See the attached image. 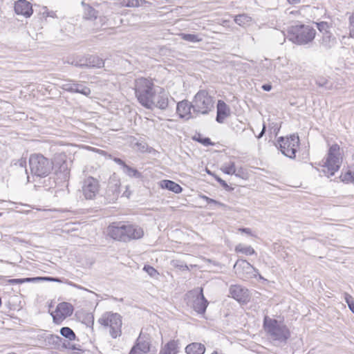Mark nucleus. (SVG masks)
Wrapping results in <instances>:
<instances>
[{
  "label": "nucleus",
  "instance_id": "nucleus-40",
  "mask_svg": "<svg viewBox=\"0 0 354 354\" xmlns=\"http://www.w3.org/2000/svg\"><path fill=\"white\" fill-rule=\"evenodd\" d=\"M201 198L205 200L208 204H214L218 207H225V205L219 201L209 198L207 196L203 195Z\"/></svg>",
  "mask_w": 354,
  "mask_h": 354
},
{
  "label": "nucleus",
  "instance_id": "nucleus-28",
  "mask_svg": "<svg viewBox=\"0 0 354 354\" xmlns=\"http://www.w3.org/2000/svg\"><path fill=\"white\" fill-rule=\"evenodd\" d=\"M235 251L245 255H252L255 254L254 250L251 246H245L241 243H239L236 246Z\"/></svg>",
  "mask_w": 354,
  "mask_h": 354
},
{
  "label": "nucleus",
  "instance_id": "nucleus-17",
  "mask_svg": "<svg viewBox=\"0 0 354 354\" xmlns=\"http://www.w3.org/2000/svg\"><path fill=\"white\" fill-rule=\"evenodd\" d=\"M15 11L17 15L30 17L32 14V5L26 0H18L15 3Z\"/></svg>",
  "mask_w": 354,
  "mask_h": 354
},
{
  "label": "nucleus",
  "instance_id": "nucleus-20",
  "mask_svg": "<svg viewBox=\"0 0 354 354\" xmlns=\"http://www.w3.org/2000/svg\"><path fill=\"white\" fill-rule=\"evenodd\" d=\"M85 67L89 68H102L104 66V62L102 59L95 55H91L84 59Z\"/></svg>",
  "mask_w": 354,
  "mask_h": 354
},
{
  "label": "nucleus",
  "instance_id": "nucleus-6",
  "mask_svg": "<svg viewBox=\"0 0 354 354\" xmlns=\"http://www.w3.org/2000/svg\"><path fill=\"white\" fill-rule=\"evenodd\" d=\"M29 165L32 174L39 177H46L53 170L52 161L40 153L32 154Z\"/></svg>",
  "mask_w": 354,
  "mask_h": 354
},
{
  "label": "nucleus",
  "instance_id": "nucleus-24",
  "mask_svg": "<svg viewBox=\"0 0 354 354\" xmlns=\"http://www.w3.org/2000/svg\"><path fill=\"white\" fill-rule=\"evenodd\" d=\"M337 43L336 38L330 32H324L322 37V45L326 48H331Z\"/></svg>",
  "mask_w": 354,
  "mask_h": 354
},
{
  "label": "nucleus",
  "instance_id": "nucleus-46",
  "mask_svg": "<svg viewBox=\"0 0 354 354\" xmlns=\"http://www.w3.org/2000/svg\"><path fill=\"white\" fill-rule=\"evenodd\" d=\"M144 270L150 275V276H154L157 271L156 269H154L153 267L150 266H145L144 268Z\"/></svg>",
  "mask_w": 354,
  "mask_h": 354
},
{
  "label": "nucleus",
  "instance_id": "nucleus-52",
  "mask_svg": "<svg viewBox=\"0 0 354 354\" xmlns=\"http://www.w3.org/2000/svg\"><path fill=\"white\" fill-rule=\"evenodd\" d=\"M19 165L21 167H26V161L24 159H21L18 161Z\"/></svg>",
  "mask_w": 354,
  "mask_h": 354
},
{
  "label": "nucleus",
  "instance_id": "nucleus-51",
  "mask_svg": "<svg viewBox=\"0 0 354 354\" xmlns=\"http://www.w3.org/2000/svg\"><path fill=\"white\" fill-rule=\"evenodd\" d=\"M239 231H241L242 232H244L245 234H248L249 235H252V231H251V230L250 228H240Z\"/></svg>",
  "mask_w": 354,
  "mask_h": 354
},
{
  "label": "nucleus",
  "instance_id": "nucleus-31",
  "mask_svg": "<svg viewBox=\"0 0 354 354\" xmlns=\"http://www.w3.org/2000/svg\"><path fill=\"white\" fill-rule=\"evenodd\" d=\"M315 82L319 87H324L326 90H330L333 88L332 84H330L328 80L324 77H318Z\"/></svg>",
  "mask_w": 354,
  "mask_h": 354
},
{
  "label": "nucleus",
  "instance_id": "nucleus-41",
  "mask_svg": "<svg viewBox=\"0 0 354 354\" xmlns=\"http://www.w3.org/2000/svg\"><path fill=\"white\" fill-rule=\"evenodd\" d=\"M349 34L352 38H354V12L349 17Z\"/></svg>",
  "mask_w": 354,
  "mask_h": 354
},
{
  "label": "nucleus",
  "instance_id": "nucleus-47",
  "mask_svg": "<svg viewBox=\"0 0 354 354\" xmlns=\"http://www.w3.org/2000/svg\"><path fill=\"white\" fill-rule=\"evenodd\" d=\"M198 140V142H200L201 143H202L203 145H204L205 146L212 145L211 140L209 138H202V139H200Z\"/></svg>",
  "mask_w": 354,
  "mask_h": 354
},
{
  "label": "nucleus",
  "instance_id": "nucleus-25",
  "mask_svg": "<svg viewBox=\"0 0 354 354\" xmlns=\"http://www.w3.org/2000/svg\"><path fill=\"white\" fill-rule=\"evenodd\" d=\"M58 311L61 312L66 317H70L73 313V306L67 302H62L57 306Z\"/></svg>",
  "mask_w": 354,
  "mask_h": 354
},
{
  "label": "nucleus",
  "instance_id": "nucleus-48",
  "mask_svg": "<svg viewBox=\"0 0 354 354\" xmlns=\"http://www.w3.org/2000/svg\"><path fill=\"white\" fill-rule=\"evenodd\" d=\"M345 300H346V302L347 303L348 307H349V304H354L353 297L348 294L345 295Z\"/></svg>",
  "mask_w": 354,
  "mask_h": 354
},
{
  "label": "nucleus",
  "instance_id": "nucleus-11",
  "mask_svg": "<svg viewBox=\"0 0 354 354\" xmlns=\"http://www.w3.org/2000/svg\"><path fill=\"white\" fill-rule=\"evenodd\" d=\"M100 185L97 179L88 177L82 181V192L87 200L93 199L99 192Z\"/></svg>",
  "mask_w": 354,
  "mask_h": 354
},
{
  "label": "nucleus",
  "instance_id": "nucleus-2",
  "mask_svg": "<svg viewBox=\"0 0 354 354\" xmlns=\"http://www.w3.org/2000/svg\"><path fill=\"white\" fill-rule=\"evenodd\" d=\"M316 30L309 25L296 24L291 26L287 30V37L297 45H306L313 41Z\"/></svg>",
  "mask_w": 354,
  "mask_h": 354
},
{
  "label": "nucleus",
  "instance_id": "nucleus-38",
  "mask_svg": "<svg viewBox=\"0 0 354 354\" xmlns=\"http://www.w3.org/2000/svg\"><path fill=\"white\" fill-rule=\"evenodd\" d=\"M342 180L346 182L354 181V170H348L344 175L341 176Z\"/></svg>",
  "mask_w": 354,
  "mask_h": 354
},
{
  "label": "nucleus",
  "instance_id": "nucleus-19",
  "mask_svg": "<svg viewBox=\"0 0 354 354\" xmlns=\"http://www.w3.org/2000/svg\"><path fill=\"white\" fill-rule=\"evenodd\" d=\"M230 115V109L227 104L218 100L217 103V115L216 120L218 123H223L224 120Z\"/></svg>",
  "mask_w": 354,
  "mask_h": 354
},
{
  "label": "nucleus",
  "instance_id": "nucleus-44",
  "mask_svg": "<svg viewBox=\"0 0 354 354\" xmlns=\"http://www.w3.org/2000/svg\"><path fill=\"white\" fill-rule=\"evenodd\" d=\"M47 339L50 344H59L61 342V338L57 335H50Z\"/></svg>",
  "mask_w": 354,
  "mask_h": 354
},
{
  "label": "nucleus",
  "instance_id": "nucleus-53",
  "mask_svg": "<svg viewBox=\"0 0 354 354\" xmlns=\"http://www.w3.org/2000/svg\"><path fill=\"white\" fill-rule=\"evenodd\" d=\"M265 131H266V125L263 124V129H262L261 133H259V135L258 136V138H261L263 136V134L265 133Z\"/></svg>",
  "mask_w": 354,
  "mask_h": 354
},
{
  "label": "nucleus",
  "instance_id": "nucleus-27",
  "mask_svg": "<svg viewBox=\"0 0 354 354\" xmlns=\"http://www.w3.org/2000/svg\"><path fill=\"white\" fill-rule=\"evenodd\" d=\"M53 162V169L58 168L60 165L68 163L66 162V156L64 153H58L55 156Z\"/></svg>",
  "mask_w": 354,
  "mask_h": 354
},
{
  "label": "nucleus",
  "instance_id": "nucleus-22",
  "mask_svg": "<svg viewBox=\"0 0 354 354\" xmlns=\"http://www.w3.org/2000/svg\"><path fill=\"white\" fill-rule=\"evenodd\" d=\"M178 342L171 340L162 347L160 351V354H177L178 352Z\"/></svg>",
  "mask_w": 354,
  "mask_h": 354
},
{
  "label": "nucleus",
  "instance_id": "nucleus-5",
  "mask_svg": "<svg viewBox=\"0 0 354 354\" xmlns=\"http://www.w3.org/2000/svg\"><path fill=\"white\" fill-rule=\"evenodd\" d=\"M134 90L136 97L144 107L150 104L151 97L156 91L151 80L145 77L137 79L135 81Z\"/></svg>",
  "mask_w": 354,
  "mask_h": 354
},
{
  "label": "nucleus",
  "instance_id": "nucleus-15",
  "mask_svg": "<svg viewBox=\"0 0 354 354\" xmlns=\"http://www.w3.org/2000/svg\"><path fill=\"white\" fill-rule=\"evenodd\" d=\"M192 110V101L190 102L187 100H182L177 104L176 113L179 115L180 118L189 120L190 118H196L193 113Z\"/></svg>",
  "mask_w": 354,
  "mask_h": 354
},
{
  "label": "nucleus",
  "instance_id": "nucleus-26",
  "mask_svg": "<svg viewBox=\"0 0 354 354\" xmlns=\"http://www.w3.org/2000/svg\"><path fill=\"white\" fill-rule=\"evenodd\" d=\"M55 169L57 175H59L62 180H66L69 178L70 169L68 163L60 165L58 168Z\"/></svg>",
  "mask_w": 354,
  "mask_h": 354
},
{
  "label": "nucleus",
  "instance_id": "nucleus-50",
  "mask_svg": "<svg viewBox=\"0 0 354 354\" xmlns=\"http://www.w3.org/2000/svg\"><path fill=\"white\" fill-rule=\"evenodd\" d=\"M262 89L266 91H270L272 89V86L269 84H263L261 86Z\"/></svg>",
  "mask_w": 354,
  "mask_h": 354
},
{
  "label": "nucleus",
  "instance_id": "nucleus-29",
  "mask_svg": "<svg viewBox=\"0 0 354 354\" xmlns=\"http://www.w3.org/2000/svg\"><path fill=\"white\" fill-rule=\"evenodd\" d=\"M60 334L70 341L75 340L76 338L75 333L69 327H62L60 329Z\"/></svg>",
  "mask_w": 354,
  "mask_h": 354
},
{
  "label": "nucleus",
  "instance_id": "nucleus-43",
  "mask_svg": "<svg viewBox=\"0 0 354 354\" xmlns=\"http://www.w3.org/2000/svg\"><path fill=\"white\" fill-rule=\"evenodd\" d=\"M135 146L136 147V149L140 152H145L148 147L147 143L144 142H137Z\"/></svg>",
  "mask_w": 354,
  "mask_h": 354
},
{
  "label": "nucleus",
  "instance_id": "nucleus-54",
  "mask_svg": "<svg viewBox=\"0 0 354 354\" xmlns=\"http://www.w3.org/2000/svg\"><path fill=\"white\" fill-rule=\"evenodd\" d=\"M290 4H297L300 2V0H287Z\"/></svg>",
  "mask_w": 354,
  "mask_h": 354
},
{
  "label": "nucleus",
  "instance_id": "nucleus-34",
  "mask_svg": "<svg viewBox=\"0 0 354 354\" xmlns=\"http://www.w3.org/2000/svg\"><path fill=\"white\" fill-rule=\"evenodd\" d=\"M221 170L227 174L232 175L235 174L239 176V174L236 173L235 164L234 162H230L228 165L223 166Z\"/></svg>",
  "mask_w": 354,
  "mask_h": 354
},
{
  "label": "nucleus",
  "instance_id": "nucleus-32",
  "mask_svg": "<svg viewBox=\"0 0 354 354\" xmlns=\"http://www.w3.org/2000/svg\"><path fill=\"white\" fill-rule=\"evenodd\" d=\"M123 171L130 177L135 178H140L142 176L141 173L139 172L137 169L129 167V165H125L123 168Z\"/></svg>",
  "mask_w": 354,
  "mask_h": 354
},
{
  "label": "nucleus",
  "instance_id": "nucleus-30",
  "mask_svg": "<svg viewBox=\"0 0 354 354\" xmlns=\"http://www.w3.org/2000/svg\"><path fill=\"white\" fill-rule=\"evenodd\" d=\"M180 37L185 41L196 43L202 41V38L200 37L198 35L195 34H186L181 33L180 34Z\"/></svg>",
  "mask_w": 354,
  "mask_h": 354
},
{
  "label": "nucleus",
  "instance_id": "nucleus-18",
  "mask_svg": "<svg viewBox=\"0 0 354 354\" xmlns=\"http://www.w3.org/2000/svg\"><path fill=\"white\" fill-rule=\"evenodd\" d=\"M57 281L59 282L60 279L58 278H53L50 277H28V278H24V279H8V283L9 284H21L27 282H40V281Z\"/></svg>",
  "mask_w": 354,
  "mask_h": 354
},
{
  "label": "nucleus",
  "instance_id": "nucleus-12",
  "mask_svg": "<svg viewBox=\"0 0 354 354\" xmlns=\"http://www.w3.org/2000/svg\"><path fill=\"white\" fill-rule=\"evenodd\" d=\"M149 104L145 108L149 109L158 108L161 110H165L169 105L168 94L162 88L158 93L155 91L152 97H151Z\"/></svg>",
  "mask_w": 354,
  "mask_h": 354
},
{
  "label": "nucleus",
  "instance_id": "nucleus-9",
  "mask_svg": "<svg viewBox=\"0 0 354 354\" xmlns=\"http://www.w3.org/2000/svg\"><path fill=\"white\" fill-rule=\"evenodd\" d=\"M277 142L279 148L284 156L290 158H295L297 149L299 144V138L297 135L292 134L287 138L280 137Z\"/></svg>",
  "mask_w": 354,
  "mask_h": 354
},
{
  "label": "nucleus",
  "instance_id": "nucleus-33",
  "mask_svg": "<svg viewBox=\"0 0 354 354\" xmlns=\"http://www.w3.org/2000/svg\"><path fill=\"white\" fill-rule=\"evenodd\" d=\"M97 12L92 7L88 6L85 8L84 18L86 19H95L97 18Z\"/></svg>",
  "mask_w": 354,
  "mask_h": 354
},
{
  "label": "nucleus",
  "instance_id": "nucleus-57",
  "mask_svg": "<svg viewBox=\"0 0 354 354\" xmlns=\"http://www.w3.org/2000/svg\"><path fill=\"white\" fill-rule=\"evenodd\" d=\"M207 174H208L212 175V176H213L214 177V175H215V174H213L212 172H211L210 171L207 170Z\"/></svg>",
  "mask_w": 354,
  "mask_h": 354
},
{
  "label": "nucleus",
  "instance_id": "nucleus-55",
  "mask_svg": "<svg viewBox=\"0 0 354 354\" xmlns=\"http://www.w3.org/2000/svg\"><path fill=\"white\" fill-rule=\"evenodd\" d=\"M179 266V267L180 268V269H182V270H188V267H187V265H185V264H181V265H180V266Z\"/></svg>",
  "mask_w": 354,
  "mask_h": 354
},
{
  "label": "nucleus",
  "instance_id": "nucleus-45",
  "mask_svg": "<svg viewBox=\"0 0 354 354\" xmlns=\"http://www.w3.org/2000/svg\"><path fill=\"white\" fill-rule=\"evenodd\" d=\"M124 3L128 7H137L139 6L138 0H123Z\"/></svg>",
  "mask_w": 354,
  "mask_h": 354
},
{
  "label": "nucleus",
  "instance_id": "nucleus-21",
  "mask_svg": "<svg viewBox=\"0 0 354 354\" xmlns=\"http://www.w3.org/2000/svg\"><path fill=\"white\" fill-rule=\"evenodd\" d=\"M185 351L187 354H204L205 347L201 343L193 342L186 346Z\"/></svg>",
  "mask_w": 354,
  "mask_h": 354
},
{
  "label": "nucleus",
  "instance_id": "nucleus-14",
  "mask_svg": "<svg viewBox=\"0 0 354 354\" xmlns=\"http://www.w3.org/2000/svg\"><path fill=\"white\" fill-rule=\"evenodd\" d=\"M62 88L66 91L71 93H78L85 96H88L91 94V89L86 86L84 84L77 82L74 80H68L64 83Z\"/></svg>",
  "mask_w": 354,
  "mask_h": 354
},
{
  "label": "nucleus",
  "instance_id": "nucleus-8",
  "mask_svg": "<svg viewBox=\"0 0 354 354\" xmlns=\"http://www.w3.org/2000/svg\"><path fill=\"white\" fill-rule=\"evenodd\" d=\"M98 322L109 328V334L113 338L120 337L122 334V317L118 313L106 312L98 319Z\"/></svg>",
  "mask_w": 354,
  "mask_h": 354
},
{
  "label": "nucleus",
  "instance_id": "nucleus-7",
  "mask_svg": "<svg viewBox=\"0 0 354 354\" xmlns=\"http://www.w3.org/2000/svg\"><path fill=\"white\" fill-rule=\"evenodd\" d=\"M263 326L265 330L273 340L279 342H286L290 337V332L288 328L279 324L276 319L265 317Z\"/></svg>",
  "mask_w": 354,
  "mask_h": 354
},
{
  "label": "nucleus",
  "instance_id": "nucleus-35",
  "mask_svg": "<svg viewBox=\"0 0 354 354\" xmlns=\"http://www.w3.org/2000/svg\"><path fill=\"white\" fill-rule=\"evenodd\" d=\"M53 322L57 324H61L66 317L56 308L55 310L51 313Z\"/></svg>",
  "mask_w": 354,
  "mask_h": 354
},
{
  "label": "nucleus",
  "instance_id": "nucleus-3",
  "mask_svg": "<svg viewBox=\"0 0 354 354\" xmlns=\"http://www.w3.org/2000/svg\"><path fill=\"white\" fill-rule=\"evenodd\" d=\"M215 100L207 91L199 90L192 100V111L195 116L208 115L214 109Z\"/></svg>",
  "mask_w": 354,
  "mask_h": 354
},
{
  "label": "nucleus",
  "instance_id": "nucleus-36",
  "mask_svg": "<svg viewBox=\"0 0 354 354\" xmlns=\"http://www.w3.org/2000/svg\"><path fill=\"white\" fill-rule=\"evenodd\" d=\"M235 22L239 26H244L251 21V17L246 15H237L234 19Z\"/></svg>",
  "mask_w": 354,
  "mask_h": 354
},
{
  "label": "nucleus",
  "instance_id": "nucleus-39",
  "mask_svg": "<svg viewBox=\"0 0 354 354\" xmlns=\"http://www.w3.org/2000/svg\"><path fill=\"white\" fill-rule=\"evenodd\" d=\"M317 27L318 30L324 35V32H330L328 30L329 25L327 22L321 21L319 23H317Z\"/></svg>",
  "mask_w": 354,
  "mask_h": 354
},
{
  "label": "nucleus",
  "instance_id": "nucleus-4",
  "mask_svg": "<svg viewBox=\"0 0 354 354\" xmlns=\"http://www.w3.org/2000/svg\"><path fill=\"white\" fill-rule=\"evenodd\" d=\"M342 162L340 147L334 144L329 148L326 160H323L322 172L327 177L333 176L339 169Z\"/></svg>",
  "mask_w": 354,
  "mask_h": 354
},
{
  "label": "nucleus",
  "instance_id": "nucleus-42",
  "mask_svg": "<svg viewBox=\"0 0 354 354\" xmlns=\"http://www.w3.org/2000/svg\"><path fill=\"white\" fill-rule=\"evenodd\" d=\"M214 178L216 180L218 183L225 189L227 191H231L233 189L232 187H230V186L227 184V183L223 180L222 178H221L219 176L214 175Z\"/></svg>",
  "mask_w": 354,
  "mask_h": 354
},
{
  "label": "nucleus",
  "instance_id": "nucleus-1",
  "mask_svg": "<svg viewBox=\"0 0 354 354\" xmlns=\"http://www.w3.org/2000/svg\"><path fill=\"white\" fill-rule=\"evenodd\" d=\"M109 235L113 239L127 242L141 239L144 235L142 227L124 223H113L108 227Z\"/></svg>",
  "mask_w": 354,
  "mask_h": 354
},
{
  "label": "nucleus",
  "instance_id": "nucleus-37",
  "mask_svg": "<svg viewBox=\"0 0 354 354\" xmlns=\"http://www.w3.org/2000/svg\"><path fill=\"white\" fill-rule=\"evenodd\" d=\"M67 62L75 66L84 68L85 67L84 59L68 58Z\"/></svg>",
  "mask_w": 354,
  "mask_h": 354
},
{
  "label": "nucleus",
  "instance_id": "nucleus-16",
  "mask_svg": "<svg viewBox=\"0 0 354 354\" xmlns=\"http://www.w3.org/2000/svg\"><path fill=\"white\" fill-rule=\"evenodd\" d=\"M230 292L232 297L239 302L246 303L249 301L248 290L241 286H231Z\"/></svg>",
  "mask_w": 354,
  "mask_h": 354
},
{
  "label": "nucleus",
  "instance_id": "nucleus-13",
  "mask_svg": "<svg viewBox=\"0 0 354 354\" xmlns=\"http://www.w3.org/2000/svg\"><path fill=\"white\" fill-rule=\"evenodd\" d=\"M192 295V308L193 309L199 314H203L208 305L207 300L203 295V288L200 289L198 292H191Z\"/></svg>",
  "mask_w": 354,
  "mask_h": 354
},
{
  "label": "nucleus",
  "instance_id": "nucleus-56",
  "mask_svg": "<svg viewBox=\"0 0 354 354\" xmlns=\"http://www.w3.org/2000/svg\"><path fill=\"white\" fill-rule=\"evenodd\" d=\"M349 309L352 311V313L354 314V304H349Z\"/></svg>",
  "mask_w": 354,
  "mask_h": 354
},
{
  "label": "nucleus",
  "instance_id": "nucleus-10",
  "mask_svg": "<svg viewBox=\"0 0 354 354\" xmlns=\"http://www.w3.org/2000/svg\"><path fill=\"white\" fill-rule=\"evenodd\" d=\"M234 270L236 275L243 280L256 277L259 274L258 270L244 259H238L234 266Z\"/></svg>",
  "mask_w": 354,
  "mask_h": 354
},
{
  "label": "nucleus",
  "instance_id": "nucleus-49",
  "mask_svg": "<svg viewBox=\"0 0 354 354\" xmlns=\"http://www.w3.org/2000/svg\"><path fill=\"white\" fill-rule=\"evenodd\" d=\"M113 161L117 163L118 165L122 166V169L127 164L120 158H114Z\"/></svg>",
  "mask_w": 354,
  "mask_h": 354
},
{
  "label": "nucleus",
  "instance_id": "nucleus-23",
  "mask_svg": "<svg viewBox=\"0 0 354 354\" xmlns=\"http://www.w3.org/2000/svg\"><path fill=\"white\" fill-rule=\"evenodd\" d=\"M160 185L162 188L172 191L176 194H179L182 192V187L176 183L170 180H163L160 182Z\"/></svg>",
  "mask_w": 354,
  "mask_h": 354
},
{
  "label": "nucleus",
  "instance_id": "nucleus-58",
  "mask_svg": "<svg viewBox=\"0 0 354 354\" xmlns=\"http://www.w3.org/2000/svg\"><path fill=\"white\" fill-rule=\"evenodd\" d=\"M212 354H218L216 351H214Z\"/></svg>",
  "mask_w": 354,
  "mask_h": 354
}]
</instances>
